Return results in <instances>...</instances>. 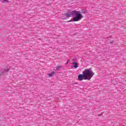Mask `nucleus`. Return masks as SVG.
<instances>
[{
  "mask_svg": "<svg viewBox=\"0 0 126 126\" xmlns=\"http://www.w3.org/2000/svg\"><path fill=\"white\" fill-rule=\"evenodd\" d=\"M83 13H85V12H83Z\"/></svg>",
  "mask_w": 126,
  "mask_h": 126,
  "instance_id": "obj_9",
  "label": "nucleus"
},
{
  "mask_svg": "<svg viewBox=\"0 0 126 126\" xmlns=\"http://www.w3.org/2000/svg\"><path fill=\"white\" fill-rule=\"evenodd\" d=\"M73 64V67H75V68H77V67H78V65L76 62L74 63Z\"/></svg>",
  "mask_w": 126,
  "mask_h": 126,
  "instance_id": "obj_4",
  "label": "nucleus"
},
{
  "mask_svg": "<svg viewBox=\"0 0 126 126\" xmlns=\"http://www.w3.org/2000/svg\"><path fill=\"white\" fill-rule=\"evenodd\" d=\"M95 73L92 71L91 69H85L84 72H83V74H80L78 76V79L79 81H82V80H90L92 77H93V75H94Z\"/></svg>",
  "mask_w": 126,
  "mask_h": 126,
  "instance_id": "obj_2",
  "label": "nucleus"
},
{
  "mask_svg": "<svg viewBox=\"0 0 126 126\" xmlns=\"http://www.w3.org/2000/svg\"><path fill=\"white\" fill-rule=\"evenodd\" d=\"M63 20H65L66 19V18H63L62 19Z\"/></svg>",
  "mask_w": 126,
  "mask_h": 126,
  "instance_id": "obj_7",
  "label": "nucleus"
},
{
  "mask_svg": "<svg viewBox=\"0 0 126 126\" xmlns=\"http://www.w3.org/2000/svg\"><path fill=\"white\" fill-rule=\"evenodd\" d=\"M61 67H62V66H57L56 67L57 70H59V69H60V68H61Z\"/></svg>",
  "mask_w": 126,
  "mask_h": 126,
  "instance_id": "obj_5",
  "label": "nucleus"
},
{
  "mask_svg": "<svg viewBox=\"0 0 126 126\" xmlns=\"http://www.w3.org/2000/svg\"><path fill=\"white\" fill-rule=\"evenodd\" d=\"M66 17L68 18L69 17H73V19H71L68 21V22H72V21L76 22L81 20L83 18V16L80 13L79 11H71L70 10L67 11L64 14Z\"/></svg>",
  "mask_w": 126,
  "mask_h": 126,
  "instance_id": "obj_1",
  "label": "nucleus"
},
{
  "mask_svg": "<svg viewBox=\"0 0 126 126\" xmlns=\"http://www.w3.org/2000/svg\"><path fill=\"white\" fill-rule=\"evenodd\" d=\"M55 74H56V72L55 71H53L52 72L48 74V76L49 77H52V76H53V75H54Z\"/></svg>",
  "mask_w": 126,
  "mask_h": 126,
  "instance_id": "obj_3",
  "label": "nucleus"
},
{
  "mask_svg": "<svg viewBox=\"0 0 126 126\" xmlns=\"http://www.w3.org/2000/svg\"><path fill=\"white\" fill-rule=\"evenodd\" d=\"M67 63H68V62H67L66 63V64H67Z\"/></svg>",
  "mask_w": 126,
  "mask_h": 126,
  "instance_id": "obj_8",
  "label": "nucleus"
},
{
  "mask_svg": "<svg viewBox=\"0 0 126 126\" xmlns=\"http://www.w3.org/2000/svg\"><path fill=\"white\" fill-rule=\"evenodd\" d=\"M4 1H7L8 0H3Z\"/></svg>",
  "mask_w": 126,
  "mask_h": 126,
  "instance_id": "obj_6",
  "label": "nucleus"
}]
</instances>
